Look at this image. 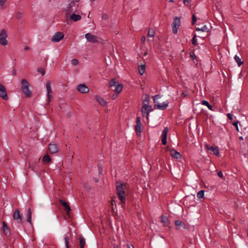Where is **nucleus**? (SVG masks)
<instances>
[{
  "label": "nucleus",
  "mask_w": 248,
  "mask_h": 248,
  "mask_svg": "<svg viewBox=\"0 0 248 248\" xmlns=\"http://www.w3.org/2000/svg\"><path fill=\"white\" fill-rule=\"evenodd\" d=\"M23 16V13L21 12H18L16 15V17L17 19L21 18Z\"/></svg>",
  "instance_id": "a19ab883"
},
{
  "label": "nucleus",
  "mask_w": 248,
  "mask_h": 248,
  "mask_svg": "<svg viewBox=\"0 0 248 248\" xmlns=\"http://www.w3.org/2000/svg\"><path fill=\"white\" fill-rule=\"evenodd\" d=\"M85 37L90 42L96 43L98 42L96 37L90 33L85 34Z\"/></svg>",
  "instance_id": "ddd939ff"
},
{
  "label": "nucleus",
  "mask_w": 248,
  "mask_h": 248,
  "mask_svg": "<svg viewBox=\"0 0 248 248\" xmlns=\"http://www.w3.org/2000/svg\"><path fill=\"white\" fill-rule=\"evenodd\" d=\"M190 57L191 58L192 60H196L197 58L196 55L195 54L193 51H191L190 52Z\"/></svg>",
  "instance_id": "4c0bfd02"
},
{
  "label": "nucleus",
  "mask_w": 248,
  "mask_h": 248,
  "mask_svg": "<svg viewBox=\"0 0 248 248\" xmlns=\"http://www.w3.org/2000/svg\"><path fill=\"white\" fill-rule=\"evenodd\" d=\"M145 66L144 65H140L138 66V70L140 75H142L145 72Z\"/></svg>",
  "instance_id": "bb28decb"
},
{
  "label": "nucleus",
  "mask_w": 248,
  "mask_h": 248,
  "mask_svg": "<svg viewBox=\"0 0 248 248\" xmlns=\"http://www.w3.org/2000/svg\"><path fill=\"white\" fill-rule=\"evenodd\" d=\"M206 35V33L204 34L201 35L200 36H205Z\"/></svg>",
  "instance_id": "0e129e2a"
},
{
  "label": "nucleus",
  "mask_w": 248,
  "mask_h": 248,
  "mask_svg": "<svg viewBox=\"0 0 248 248\" xmlns=\"http://www.w3.org/2000/svg\"><path fill=\"white\" fill-rule=\"evenodd\" d=\"M109 86L116 93H119L123 89V85L117 83L115 78H112L109 82Z\"/></svg>",
  "instance_id": "f03ea898"
},
{
  "label": "nucleus",
  "mask_w": 248,
  "mask_h": 248,
  "mask_svg": "<svg viewBox=\"0 0 248 248\" xmlns=\"http://www.w3.org/2000/svg\"><path fill=\"white\" fill-rule=\"evenodd\" d=\"M210 30L211 27H208L206 25H204L202 28L198 27L196 29V31H202L206 32V35L205 36H200L202 38H204L209 35V32L210 31Z\"/></svg>",
  "instance_id": "6e6552de"
},
{
  "label": "nucleus",
  "mask_w": 248,
  "mask_h": 248,
  "mask_svg": "<svg viewBox=\"0 0 248 248\" xmlns=\"http://www.w3.org/2000/svg\"><path fill=\"white\" fill-rule=\"evenodd\" d=\"M155 32L154 30L150 29L148 31V36L150 37H154L155 36Z\"/></svg>",
  "instance_id": "f704fd0d"
},
{
  "label": "nucleus",
  "mask_w": 248,
  "mask_h": 248,
  "mask_svg": "<svg viewBox=\"0 0 248 248\" xmlns=\"http://www.w3.org/2000/svg\"><path fill=\"white\" fill-rule=\"evenodd\" d=\"M204 191L203 190H200L197 193V197L199 199L203 198L204 197Z\"/></svg>",
  "instance_id": "72a5a7b5"
},
{
  "label": "nucleus",
  "mask_w": 248,
  "mask_h": 248,
  "mask_svg": "<svg viewBox=\"0 0 248 248\" xmlns=\"http://www.w3.org/2000/svg\"><path fill=\"white\" fill-rule=\"evenodd\" d=\"M77 90L82 93H87L89 91V88L85 84H79L77 86Z\"/></svg>",
  "instance_id": "9d476101"
},
{
  "label": "nucleus",
  "mask_w": 248,
  "mask_h": 248,
  "mask_svg": "<svg viewBox=\"0 0 248 248\" xmlns=\"http://www.w3.org/2000/svg\"><path fill=\"white\" fill-rule=\"evenodd\" d=\"M48 150L51 154H55L58 151L57 145L54 143H50L48 145Z\"/></svg>",
  "instance_id": "4468645a"
},
{
  "label": "nucleus",
  "mask_w": 248,
  "mask_h": 248,
  "mask_svg": "<svg viewBox=\"0 0 248 248\" xmlns=\"http://www.w3.org/2000/svg\"><path fill=\"white\" fill-rule=\"evenodd\" d=\"M211 150L213 152L214 155H215L217 156H219L218 148L217 147L212 146L211 147Z\"/></svg>",
  "instance_id": "a878e982"
},
{
  "label": "nucleus",
  "mask_w": 248,
  "mask_h": 248,
  "mask_svg": "<svg viewBox=\"0 0 248 248\" xmlns=\"http://www.w3.org/2000/svg\"><path fill=\"white\" fill-rule=\"evenodd\" d=\"M70 19L74 21H78L81 19V17L79 15H77L76 14H72L70 16Z\"/></svg>",
  "instance_id": "6ab92c4d"
},
{
  "label": "nucleus",
  "mask_w": 248,
  "mask_h": 248,
  "mask_svg": "<svg viewBox=\"0 0 248 248\" xmlns=\"http://www.w3.org/2000/svg\"><path fill=\"white\" fill-rule=\"evenodd\" d=\"M192 43L193 45L196 46L198 45L197 43V40L196 39V35L194 34L192 39Z\"/></svg>",
  "instance_id": "c9c22d12"
},
{
  "label": "nucleus",
  "mask_w": 248,
  "mask_h": 248,
  "mask_svg": "<svg viewBox=\"0 0 248 248\" xmlns=\"http://www.w3.org/2000/svg\"><path fill=\"white\" fill-rule=\"evenodd\" d=\"M169 102L168 101H165L162 103H157L154 106L155 109H159L160 110H164L168 106Z\"/></svg>",
  "instance_id": "9b49d317"
},
{
  "label": "nucleus",
  "mask_w": 248,
  "mask_h": 248,
  "mask_svg": "<svg viewBox=\"0 0 248 248\" xmlns=\"http://www.w3.org/2000/svg\"><path fill=\"white\" fill-rule=\"evenodd\" d=\"M30 167L31 168V169H32V170H34V166H31V165H30Z\"/></svg>",
  "instance_id": "bf43d9fd"
},
{
  "label": "nucleus",
  "mask_w": 248,
  "mask_h": 248,
  "mask_svg": "<svg viewBox=\"0 0 248 248\" xmlns=\"http://www.w3.org/2000/svg\"><path fill=\"white\" fill-rule=\"evenodd\" d=\"M145 40H146V38H145V37L144 36H143L141 37V42L142 43H144V42H145Z\"/></svg>",
  "instance_id": "864d4df0"
},
{
  "label": "nucleus",
  "mask_w": 248,
  "mask_h": 248,
  "mask_svg": "<svg viewBox=\"0 0 248 248\" xmlns=\"http://www.w3.org/2000/svg\"><path fill=\"white\" fill-rule=\"evenodd\" d=\"M13 218L15 220H19V222H21V217L20 212L18 209L15 210L13 215Z\"/></svg>",
  "instance_id": "f3484780"
},
{
  "label": "nucleus",
  "mask_w": 248,
  "mask_h": 248,
  "mask_svg": "<svg viewBox=\"0 0 248 248\" xmlns=\"http://www.w3.org/2000/svg\"><path fill=\"white\" fill-rule=\"evenodd\" d=\"M187 3H188L190 2V0H186Z\"/></svg>",
  "instance_id": "e2e57ef3"
},
{
  "label": "nucleus",
  "mask_w": 248,
  "mask_h": 248,
  "mask_svg": "<svg viewBox=\"0 0 248 248\" xmlns=\"http://www.w3.org/2000/svg\"><path fill=\"white\" fill-rule=\"evenodd\" d=\"M0 97L2 98L4 100H7L9 99L6 88L1 84H0Z\"/></svg>",
  "instance_id": "0eeeda50"
},
{
  "label": "nucleus",
  "mask_w": 248,
  "mask_h": 248,
  "mask_svg": "<svg viewBox=\"0 0 248 248\" xmlns=\"http://www.w3.org/2000/svg\"><path fill=\"white\" fill-rule=\"evenodd\" d=\"M127 248H134V247L132 245L127 244Z\"/></svg>",
  "instance_id": "5fc2aeb1"
},
{
  "label": "nucleus",
  "mask_w": 248,
  "mask_h": 248,
  "mask_svg": "<svg viewBox=\"0 0 248 248\" xmlns=\"http://www.w3.org/2000/svg\"><path fill=\"white\" fill-rule=\"evenodd\" d=\"M96 99L99 103L102 106H105L107 104V102L103 98L99 96H96Z\"/></svg>",
  "instance_id": "412c9836"
},
{
  "label": "nucleus",
  "mask_w": 248,
  "mask_h": 248,
  "mask_svg": "<svg viewBox=\"0 0 248 248\" xmlns=\"http://www.w3.org/2000/svg\"><path fill=\"white\" fill-rule=\"evenodd\" d=\"M227 117L229 120H232V115L231 113H228L227 114Z\"/></svg>",
  "instance_id": "49530a36"
},
{
  "label": "nucleus",
  "mask_w": 248,
  "mask_h": 248,
  "mask_svg": "<svg viewBox=\"0 0 248 248\" xmlns=\"http://www.w3.org/2000/svg\"><path fill=\"white\" fill-rule=\"evenodd\" d=\"M46 91H47V93H46L47 100L48 103H49L51 101L52 98H53V96H52L53 92H52V87L51 86V82L50 81H48L46 82Z\"/></svg>",
  "instance_id": "20e7f679"
},
{
  "label": "nucleus",
  "mask_w": 248,
  "mask_h": 248,
  "mask_svg": "<svg viewBox=\"0 0 248 248\" xmlns=\"http://www.w3.org/2000/svg\"><path fill=\"white\" fill-rule=\"evenodd\" d=\"M212 146H210V145H209L208 144H206L205 146V147L206 148V149H207V150H211V147Z\"/></svg>",
  "instance_id": "603ef678"
},
{
  "label": "nucleus",
  "mask_w": 248,
  "mask_h": 248,
  "mask_svg": "<svg viewBox=\"0 0 248 248\" xmlns=\"http://www.w3.org/2000/svg\"><path fill=\"white\" fill-rule=\"evenodd\" d=\"M42 161L44 164H47L51 161V158L49 155L46 154L43 157Z\"/></svg>",
  "instance_id": "5701e85b"
},
{
  "label": "nucleus",
  "mask_w": 248,
  "mask_h": 248,
  "mask_svg": "<svg viewBox=\"0 0 248 248\" xmlns=\"http://www.w3.org/2000/svg\"><path fill=\"white\" fill-rule=\"evenodd\" d=\"M118 94V93H116L115 92V93H114V94H113L111 96V98H112V99H113V100H114V99H115L116 98V97L117 96Z\"/></svg>",
  "instance_id": "3c124183"
},
{
  "label": "nucleus",
  "mask_w": 248,
  "mask_h": 248,
  "mask_svg": "<svg viewBox=\"0 0 248 248\" xmlns=\"http://www.w3.org/2000/svg\"><path fill=\"white\" fill-rule=\"evenodd\" d=\"M202 104L207 106L210 110H213L212 106H211L207 101L203 100L202 101Z\"/></svg>",
  "instance_id": "2f4dec72"
},
{
  "label": "nucleus",
  "mask_w": 248,
  "mask_h": 248,
  "mask_svg": "<svg viewBox=\"0 0 248 248\" xmlns=\"http://www.w3.org/2000/svg\"><path fill=\"white\" fill-rule=\"evenodd\" d=\"M180 25V18L176 16L173 19V21L171 24L172 32L174 34H176L178 32V29Z\"/></svg>",
  "instance_id": "7ed1b4c3"
},
{
  "label": "nucleus",
  "mask_w": 248,
  "mask_h": 248,
  "mask_svg": "<svg viewBox=\"0 0 248 248\" xmlns=\"http://www.w3.org/2000/svg\"><path fill=\"white\" fill-rule=\"evenodd\" d=\"M197 21V18L194 14H193L192 15V21H191V24L192 25H194Z\"/></svg>",
  "instance_id": "ea45409f"
},
{
  "label": "nucleus",
  "mask_w": 248,
  "mask_h": 248,
  "mask_svg": "<svg viewBox=\"0 0 248 248\" xmlns=\"http://www.w3.org/2000/svg\"><path fill=\"white\" fill-rule=\"evenodd\" d=\"M60 202L64 207L65 210L67 212V214H68L69 212L71 211V208L68 203L62 199L60 200Z\"/></svg>",
  "instance_id": "dca6fc26"
},
{
  "label": "nucleus",
  "mask_w": 248,
  "mask_h": 248,
  "mask_svg": "<svg viewBox=\"0 0 248 248\" xmlns=\"http://www.w3.org/2000/svg\"><path fill=\"white\" fill-rule=\"evenodd\" d=\"M13 75H14V76H16V70H13Z\"/></svg>",
  "instance_id": "4d7b16f0"
},
{
  "label": "nucleus",
  "mask_w": 248,
  "mask_h": 248,
  "mask_svg": "<svg viewBox=\"0 0 248 248\" xmlns=\"http://www.w3.org/2000/svg\"><path fill=\"white\" fill-rule=\"evenodd\" d=\"M168 132V128L165 127L162 131L161 137V141L163 145H166L167 144V133Z\"/></svg>",
  "instance_id": "f8f14e48"
},
{
  "label": "nucleus",
  "mask_w": 248,
  "mask_h": 248,
  "mask_svg": "<svg viewBox=\"0 0 248 248\" xmlns=\"http://www.w3.org/2000/svg\"><path fill=\"white\" fill-rule=\"evenodd\" d=\"M2 230L4 234L6 236L10 235V231L6 223L3 221L2 223Z\"/></svg>",
  "instance_id": "a211bd4d"
},
{
  "label": "nucleus",
  "mask_w": 248,
  "mask_h": 248,
  "mask_svg": "<svg viewBox=\"0 0 248 248\" xmlns=\"http://www.w3.org/2000/svg\"><path fill=\"white\" fill-rule=\"evenodd\" d=\"M175 225L177 230H179L181 228L185 229L186 228V224L184 222H182L179 220H176L175 221Z\"/></svg>",
  "instance_id": "2eb2a0df"
},
{
  "label": "nucleus",
  "mask_w": 248,
  "mask_h": 248,
  "mask_svg": "<svg viewBox=\"0 0 248 248\" xmlns=\"http://www.w3.org/2000/svg\"><path fill=\"white\" fill-rule=\"evenodd\" d=\"M239 139L241 140H243V138L242 137H239Z\"/></svg>",
  "instance_id": "680f3d73"
},
{
  "label": "nucleus",
  "mask_w": 248,
  "mask_h": 248,
  "mask_svg": "<svg viewBox=\"0 0 248 248\" xmlns=\"http://www.w3.org/2000/svg\"><path fill=\"white\" fill-rule=\"evenodd\" d=\"M187 198H189V199H191L192 200H194L195 195L193 194H190L189 195H187Z\"/></svg>",
  "instance_id": "09e8293b"
},
{
  "label": "nucleus",
  "mask_w": 248,
  "mask_h": 248,
  "mask_svg": "<svg viewBox=\"0 0 248 248\" xmlns=\"http://www.w3.org/2000/svg\"><path fill=\"white\" fill-rule=\"evenodd\" d=\"M217 175L220 178H223V173H222V171H219L217 172Z\"/></svg>",
  "instance_id": "8fccbe9b"
},
{
  "label": "nucleus",
  "mask_w": 248,
  "mask_h": 248,
  "mask_svg": "<svg viewBox=\"0 0 248 248\" xmlns=\"http://www.w3.org/2000/svg\"><path fill=\"white\" fill-rule=\"evenodd\" d=\"M24 49L25 50H29V49H30V47H29V46H25V47L24 48Z\"/></svg>",
  "instance_id": "6e6d98bb"
},
{
  "label": "nucleus",
  "mask_w": 248,
  "mask_h": 248,
  "mask_svg": "<svg viewBox=\"0 0 248 248\" xmlns=\"http://www.w3.org/2000/svg\"><path fill=\"white\" fill-rule=\"evenodd\" d=\"M238 123H239L238 121H236V122H234L232 124L235 127L237 131H239V129H238Z\"/></svg>",
  "instance_id": "c03bdc74"
},
{
  "label": "nucleus",
  "mask_w": 248,
  "mask_h": 248,
  "mask_svg": "<svg viewBox=\"0 0 248 248\" xmlns=\"http://www.w3.org/2000/svg\"><path fill=\"white\" fill-rule=\"evenodd\" d=\"M21 83L22 85V89L27 87H29V83L28 82V81L25 79H22L21 81Z\"/></svg>",
  "instance_id": "b1692460"
},
{
  "label": "nucleus",
  "mask_w": 248,
  "mask_h": 248,
  "mask_svg": "<svg viewBox=\"0 0 248 248\" xmlns=\"http://www.w3.org/2000/svg\"><path fill=\"white\" fill-rule=\"evenodd\" d=\"M145 102L146 100H144L143 106L141 108V111L143 116L145 114H147V118L148 119L149 113L152 111V108L151 106H149L147 104H146L145 103ZM146 102L148 103V100H147Z\"/></svg>",
  "instance_id": "39448f33"
},
{
  "label": "nucleus",
  "mask_w": 248,
  "mask_h": 248,
  "mask_svg": "<svg viewBox=\"0 0 248 248\" xmlns=\"http://www.w3.org/2000/svg\"><path fill=\"white\" fill-rule=\"evenodd\" d=\"M22 91L25 94L26 97H29L31 95V92L30 90L29 87L22 89Z\"/></svg>",
  "instance_id": "aec40b11"
},
{
  "label": "nucleus",
  "mask_w": 248,
  "mask_h": 248,
  "mask_svg": "<svg viewBox=\"0 0 248 248\" xmlns=\"http://www.w3.org/2000/svg\"><path fill=\"white\" fill-rule=\"evenodd\" d=\"M37 71L41 73L42 75H44L45 74V70L43 69L39 68Z\"/></svg>",
  "instance_id": "a18cd8bd"
},
{
  "label": "nucleus",
  "mask_w": 248,
  "mask_h": 248,
  "mask_svg": "<svg viewBox=\"0 0 248 248\" xmlns=\"http://www.w3.org/2000/svg\"><path fill=\"white\" fill-rule=\"evenodd\" d=\"M64 37L62 33L61 32H56L52 37L51 40L53 42H60Z\"/></svg>",
  "instance_id": "1a4fd4ad"
},
{
  "label": "nucleus",
  "mask_w": 248,
  "mask_h": 248,
  "mask_svg": "<svg viewBox=\"0 0 248 248\" xmlns=\"http://www.w3.org/2000/svg\"><path fill=\"white\" fill-rule=\"evenodd\" d=\"M71 62L73 65H76L78 63V60L76 59H73Z\"/></svg>",
  "instance_id": "79ce46f5"
},
{
  "label": "nucleus",
  "mask_w": 248,
  "mask_h": 248,
  "mask_svg": "<svg viewBox=\"0 0 248 248\" xmlns=\"http://www.w3.org/2000/svg\"><path fill=\"white\" fill-rule=\"evenodd\" d=\"M169 1L170 2H173L174 1V0H169Z\"/></svg>",
  "instance_id": "052dcab7"
},
{
  "label": "nucleus",
  "mask_w": 248,
  "mask_h": 248,
  "mask_svg": "<svg viewBox=\"0 0 248 248\" xmlns=\"http://www.w3.org/2000/svg\"><path fill=\"white\" fill-rule=\"evenodd\" d=\"M102 18L104 19H107L108 18V16L106 14H103L102 15Z\"/></svg>",
  "instance_id": "de8ad7c7"
},
{
  "label": "nucleus",
  "mask_w": 248,
  "mask_h": 248,
  "mask_svg": "<svg viewBox=\"0 0 248 248\" xmlns=\"http://www.w3.org/2000/svg\"><path fill=\"white\" fill-rule=\"evenodd\" d=\"M94 0H90V1H91V2H93V1H94Z\"/></svg>",
  "instance_id": "774afa93"
},
{
  "label": "nucleus",
  "mask_w": 248,
  "mask_h": 248,
  "mask_svg": "<svg viewBox=\"0 0 248 248\" xmlns=\"http://www.w3.org/2000/svg\"><path fill=\"white\" fill-rule=\"evenodd\" d=\"M234 59L239 66L243 64L244 62L241 61V59L239 56L235 55Z\"/></svg>",
  "instance_id": "393cba45"
},
{
  "label": "nucleus",
  "mask_w": 248,
  "mask_h": 248,
  "mask_svg": "<svg viewBox=\"0 0 248 248\" xmlns=\"http://www.w3.org/2000/svg\"><path fill=\"white\" fill-rule=\"evenodd\" d=\"M186 0H183V1L185 4L186 3Z\"/></svg>",
  "instance_id": "69168bd1"
},
{
  "label": "nucleus",
  "mask_w": 248,
  "mask_h": 248,
  "mask_svg": "<svg viewBox=\"0 0 248 248\" xmlns=\"http://www.w3.org/2000/svg\"><path fill=\"white\" fill-rule=\"evenodd\" d=\"M160 98V96L159 95V94H157V95H155L153 97V99H154V103L155 104H157V100L159 99Z\"/></svg>",
  "instance_id": "58836bf2"
},
{
  "label": "nucleus",
  "mask_w": 248,
  "mask_h": 248,
  "mask_svg": "<svg viewBox=\"0 0 248 248\" xmlns=\"http://www.w3.org/2000/svg\"><path fill=\"white\" fill-rule=\"evenodd\" d=\"M79 239L80 248H84V247L86 245V241L85 238L82 236H80L79 238Z\"/></svg>",
  "instance_id": "4be33fe9"
},
{
  "label": "nucleus",
  "mask_w": 248,
  "mask_h": 248,
  "mask_svg": "<svg viewBox=\"0 0 248 248\" xmlns=\"http://www.w3.org/2000/svg\"><path fill=\"white\" fill-rule=\"evenodd\" d=\"M182 95H183V96H186V92H183L182 93Z\"/></svg>",
  "instance_id": "13d9d810"
},
{
  "label": "nucleus",
  "mask_w": 248,
  "mask_h": 248,
  "mask_svg": "<svg viewBox=\"0 0 248 248\" xmlns=\"http://www.w3.org/2000/svg\"><path fill=\"white\" fill-rule=\"evenodd\" d=\"M117 184L116 190L118 198L122 203H124L125 202L124 188L126 186V184L124 183H117Z\"/></svg>",
  "instance_id": "f257e3e1"
},
{
  "label": "nucleus",
  "mask_w": 248,
  "mask_h": 248,
  "mask_svg": "<svg viewBox=\"0 0 248 248\" xmlns=\"http://www.w3.org/2000/svg\"><path fill=\"white\" fill-rule=\"evenodd\" d=\"M68 8H69V7H67V10H66V12H68Z\"/></svg>",
  "instance_id": "338daca9"
},
{
  "label": "nucleus",
  "mask_w": 248,
  "mask_h": 248,
  "mask_svg": "<svg viewBox=\"0 0 248 248\" xmlns=\"http://www.w3.org/2000/svg\"><path fill=\"white\" fill-rule=\"evenodd\" d=\"M7 0H0V5L2 9H4L6 8L5 2Z\"/></svg>",
  "instance_id": "e433bc0d"
},
{
  "label": "nucleus",
  "mask_w": 248,
  "mask_h": 248,
  "mask_svg": "<svg viewBox=\"0 0 248 248\" xmlns=\"http://www.w3.org/2000/svg\"><path fill=\"white\" fill-rule=\"evenodd\" d=\"M70 239V236L68 235H65L64 239V243L65 245V247H69L68 244H69V240Z\"/></svg>",
  "instance_id": "473e14b6"
},
{
  "label": "nucleus",
  "mask_w": 248,
  "mask_h": 248,
  "mask_svg": "<svg viewBox=\"0 0 248 248\" xmlns=\"http://www.w3.org/2000/svg\"><path fill=\"white\" fill-rule=\"evenodd\" d=\"M7 35L5 30L2 29L0 32V44L6 46L8 44Z\"/></svg>",
  "instance_id": "423d86ee"
},
{
  "label": "nucleus",
  "mask_w": 248,
  "mask_h": 248,
  "mask_svg": "<svg viewBox=\"0 0 248 248\" xmlns=\"http://www.w3.org/2000/svg\"><path fill=\"white\" fill-rule=\"evenodd\" d=\"M171 155L175 158H179L180 157V154L175 150L171 151Z\"/></svg>",
  "instance_id": "c756f323"
},
{
  "label": "nucleus",
  "mask_w": 248,
  "mask_h": 248,
  "mask_svg": "<svg viewBox=\"0 0 248 248\" xmlns=\"http://www.w3.org/2000/svg\"><path fill=\"white\" fill-rule=\"evenodd\" d=\"M168 218L167 217L164 216H162L161 217V222L163 223V225L164 226H166L168 225L167 222H168Z\"/></svg>",
  "instance_id": "7c9ffc66"
},
{
  "label": "nucleus",
  "mask_w": 248,
  "mask_h": 248,
  "mask_svg": "<svg viewBox=\"0 0 248 248\" xmlns=\"http://www.w3.org/2000/svg\"><path fill=\"white\" fill-rule=\"evenodd\" d=\"M141 125H135V131L137 134V135L140 137L141 136Z\"/></svg>",
  "instance_id": "c85d7f7f"
},
{
  "label": "nucleus",
  "mask_w": 248,
  "mask_h": 248,
  "mask_svg": "<svg viewBox=\"0 0 248 248\" xmlns=\"http://www.w3.org/2000/svg\"><path fill=\"white\" fill-rule=\"evenodd\" d=\"M27 221L30 223V224L31 223V209L29 208L27 212Z\"/></svg>",
  "instance_id": "cd10ccee"
},
{
  "label": "nucleus",
  "mask_w": 248,
  "mask_h": 248,
  "mask_svg": "<svg viewBox=\"0 0 248 248\" xmlns=\"http://www.w3.org/2000/svg\"><path fill=\"white\" fill-rule=\"evenodd\" d=\"M136 125H141L142 124L140 122V118L138 117L136 119Z\"/></svg>",
  "instance_id": "37998d69"
}]
</instances>
